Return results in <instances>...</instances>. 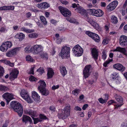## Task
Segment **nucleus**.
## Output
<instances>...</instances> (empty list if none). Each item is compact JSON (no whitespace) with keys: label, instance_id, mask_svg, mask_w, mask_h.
I'll return each mask as SVG.
<instances>
[{"label":"nucleus","instance_id":"1","mask_svg":"<svg viewBox=\"0 0 127 127\" xmlns=\"http://www.w3.org/2000/svg\"><path fill=\"white\" fill-rule=\"evenodd\" d=\"M10 105L14 111L17 112L20 117H21L23 112V109L21 104L17 102L12 101L10 103Z\"/></svg>","mask_w":127,"mask_h":127},{"label":"nucleus","instance_id":"2","mask_svg":"<svg viewBox=\"0 0 127 127\" xmlns=\"http://www.w3.org/2000/svg\"><path fill=\"white\" fill-rule=\"evenodd\" d=\"M70 48L69 46L64 45L61 49L59 55L63 59L68 58L70 57Z\"/></svg>","mask_w":127,"mask_h":127},{"label":"nucleus","instance_id":"3","mask_svg":"<svg viewBox=\"0 0 127 127\" xmlns=\"http://www.w3.org/2000/svg\"><path fill=\"white\" fill-rule=\"evenodd\" d=\"M70 106L69 104L66 105L62 113L58 114V116L60 119H65L68 117L70 115Z\"/></svg>","mask_w":127,"mask_h":127},{"label":"nucleus","instance_id":"4","mask_svg":"<svg viewBox=\"0 0 127 127\" xmlns=\"http://www.w3.org/2000/svg\"><path fill=\"white\" fill-rule=\"evenodd\" d=\"M74 55L76 56H80L82 55L83 50L79 45H75L72 49Z\"/></svg>","mask_w":127,"mask_h":127},{"label":"nucleus","instance_id":"5","mask_svg":"<svg viewBox=\"0 0 127 127\" xmlns=\"http://www.w3.org/2000/svg\"><path fill=\"white\" fill-rule=\"evenodd\" d=\"M92 68L91 65H86L83 71V77L85 79L88 77L90 75Z\"/></svg>","mask_w":127,"mask_h":127},{"label":"nucleus","instance_id":"6","mask_svg":"<svg viewBox=\"0 0 127 127\" xmlns=\"http://www.w3.org/2000/svg\"><path fill=\"white\" fill-rule=\"evenodd\" d=\"M58 8L61 13L64 17H69L71 16V12L67 9L61 6H59Z\"/></svg>","mask_w":127,"mask_h":127},{"label":"nucleus","instance_id":"7","mask_svg":"<svg viewBox=\"0 0 127 127\" xmlns=\"http://www.w3.org/2000/svg\"><path fill=\"white\" fill-rule=\"evenodd\" d=\"M12 46L11 43L9 41L3 42L0 47V50L2 52H6Z\"/></svg>","mask_w":127,"mask_h":127},{"label":"nucleus","instance_id":"8","mask_svg":"<svg viewBox=\"0 0 127 127\" xmlns=\"http://www.w3.org/2000/svg\"><path fill=\"white\" fill-rule=\"evenodd\" d=\"M21 97L29 103H31L32 100L31 99L27 91L24 89L22 90L20 93Z\"/></svg>","mask_w":127,"mask_h":127},{"label":"nucleus","instance_id":"9","mask_svg":"<svg viewBox=\"0 0 127 127\" xmlns=\"http://www.w3.org/2000/svg\"><path fill=\"white\" fill-rule=\"evenodd\" d=\"M43 47L40 45H36L32 46L30 49V51L34 54H38L42 51Z\"/></svg>","mask_w":127,"mask_h":127},{"label":"nucleus","instance_id":"10","mask_svg":"<svg viewBox=\"0 0 127 127\" xmlns=\"http://www.w3.org/2000/svg\"><path fill=\"white\" fill-rule=\"evenodd\" d=\"M14 96L12 94L8 93H6L2 95V97L5 100L8 104L11 100L14 99Z\"/></svg>","mask_w":127,"mask_h":127},{"label":"nucleus","instance_id":"11","mask_svg":"<svg viewBox=\"0 0 127 127\" xmlns=\"http://www.w3.org/2000/svg\"><path fill=\"white\" fill-rule=\"evenodd\" d=\"M115 98L116 101L120 104L115 105V108L120 107L123 104V98L120 96L117 95L115 96Z\"/></svg>","mask_w":127,"mask_h":127},{"label":"nucleus","instance_id":"12","mask_svg":"<svg viewBox=\"0 0 127 127\" xmlns=\"http://www.w3.org/2000/svg\"><path fill=\"white\" fill-rule=\"evenodd\" d=\"M119 43L122 47L127 45V36L125 35L121 36L119 39Z\"/></svg>","mask_w":127,"mask_h":127},{"label":"nucleus","instance_id":"13","mask_svg":"<svg viewBox=\"0 0 127 127\" xmlns=\"http://www.w3.org/2000/svg\"><path fill=\"white\" fill-rule=\"evenodd\" d=\"M24 112L26 114L29 115L32 118L36 117L38 115L36 111H33L31 108L26 109L24 110Z\"/></svg>","mask_w":127,"mask_h":127},{"label":"nucleus","instance_id":"14","mask_svg":"<svg viewBox=\"0 0 127 127\" xmlns=\"http://www.w3.org/2000/svg\"><path fill=\"white\" fill-rule=\"evenodd\" d=\"M118 4V2L117 1H114L110 3L107 6V9L109 11H112L116 7Z\"/></svg>","mask_w":127,"mask_h":127},{"label":"nucleus","instance_id":"15","mask_svg":"<svg viewBox=\"0 0 127 127\" xmlns=\"http://www.w3.org/2000/svg\"><path fill=\"white\" fill-rule=\"evenodd\" d=\"M87 20L92 26L94 28L97 30H99L100 29L99 25L94 21L91 18H88Z\"/></svg>","mask_w":127,"mask_h":127},{"label":"nucleus","instance_id":"16","mask_svg":"<svg viewBox=\"0 0 127 127\" xmlns=\"http://www.w3.org/2000/svg\"><path fill=\"white\" fill-rule=\"evenodd\" d=\"M18 73L19 72L17 69L13 70L10 74L9 78L11 80H14L15 78H17Z\"/></svg>","mask_w":127,"mask_h":127},{"label":"nucleus","instance_id":"17","mask_svg":"<svg viewBox=\"0 0 127 127\" xmlns=\"http://www.w3.org/2000/svg\"><path fill=\"white\" fill-rule=\"evenodd\" d=\"M113 67L118 70L123 72L125 69V68L121 64H117L113 65Z\"/></svg>","mask_w":127,"mask_h":127},{"label":"nucleus","instance_id":"18","mask_svg":"<svg viewBox=\"0 0 127 127\" xmlns=\"http://www.w3.org/2000/svg\"><path fill=\"white\" fill-rule=\"evenodd\" d=\"M113 51L114 52L118 51L122 53L126 56H127V53L125 48L117 47L116 49L113 50Z\"/></svg>","mask_w":127,"mask_h":127},{"label":"nucleus","instance_id":"19","mask_svg":"<svg viewBox=\"0 0 127 127\" xmlns=\"http://www.w3.org/2000/svg\"><path fill=\"white\" fill-rule=\"evenodd\" d=\"M36 6L39 8H47L50 7L49 4L46 2H44L40 4H37Z\"/></svg>","mask_w":127,"mask_h":127},{"label":"nucleus","instance_id":"20","mask_svg":"<svg viewBox=\"0 0 127 127\" xmlns=\"http://www.w3.org/2000/svg\"><path fill=\"white\" fill-rule=\"evenodd\" d=\"M92 54L93 58L95 60L98 57V51L95 48H93L92 51Z\"/></svg>","mask_w":127,"mask_h":127},{"label":"nucleus","instance_id":"21","mask_svg":"<svg viewBox=\"0 0 127 127\" xmlns=\"http://www.w3.org/2000/svg\"><path fill=\"white\" fill-rule=\"evenodd\" d=\"M38 85L37 88L38 90H39L43 88H45L46 84L45 82L43 80H40L38 82Z\"/></svg>","mask_w":127,"mask_h":127},{"label":"nucleus","instance_id":"22","mask_svg":"<svg viewBox=\"0 0 127 127\" xmlns=\"http://www.w3.org/2000/svg\"><path fill=\"white\" fill-rule=\"evenodd\" d=\"M14 9V6H5L0 7V10H13Z\"/></svg>","mask_w":127,"mask_h":127},{"label":"nucleus","instance_id":"23","mask_svg":"<svg viewBox=\"0 0 127 127\" xmlns=\"http://www.w3.org/2000/svg\"><path fill=\"white\" fill-rule=\"evenodd\" d=\"M32 97L35 101H38L40 99V96L35 91H32Z\"/></svg>","mask_w":127,"mask_h":127},{"label":"nucleus","instance_id":"24","mask_svg":"<svg viewBox=\"0 0 127 127\" xmlns=\"http://www.w3.org/2000/svg\"><path fill=\"white\" fill-rule=\"evenodd\" d=\"M75 11L77 12L81 15H84L86 13V11L81 6H79V7L75 9Z\"/></svg>","mask_w":127,"mask_h":127},{"label":"nucleus","instance_id":"25","mask_svg":"<svg viewBox=\"0 0 127 127\" xmlns=\"http://www.w3.org/2000/svg\"><path fill=\"white\" fill-rule=\"evenodd\" d=\"M22 121L23 122H25L26 124L28 122H29L30 123L32 122V120L29 116L26 115H24L22 117Z\"/></svg>","mask_w":127,"mask_h":127},{"label":"nucleus","instance_id":"26","mask_svg":"<svg viewBox=\"0 0 127 127\" xmlns=\"http://www.w3.org/2000/svg\"><path fill=\"white\" fill-rule=\"evenodd\" d=\"M16 38L18 39L20 41H22L25 37V35L22 33H17L15 35Z\"/></svg>","mask_w":127,"mask_h":127},{"label":"nucleus","instance_id":"27","mask_svg":"<svg viewBox=\"0 0 127 127\" xmlns=\"http://www.w3.org/2000/svg\"><path fill=\"white\" fill-rule=\"evenodd\" d=\"M38 90L39 92L43 95L47 96L49 94V91L46 89L45 87Z\"/></svg>","mask_w":127,"mask_h":127},{"label":"nucleus","instance_id":"28","mask_svg":"<svg viewBox=\"0 0 127 127\" xmlns=\"http://www.w3.org/2000/svg\"><path fill=\"white\" fill-rule=\"evenodd\" d=\"M54 74V72L51 68H49L48 70L47 76L48 78H51L52 77Z\"/></svg>","mask_w":127,"mask_h":127},{"label":"nucleus","instance_id":"29","mask_svg":"<svg viewBox=\"0 0 127 127\" xmlns=\"http://www.w3.org/2000/svg\"><path fill=\"white\" fill-rule=\"evenodd\" d=\"M0 61L11 67L13 66L14 65V63H11L9 61L6 59L0 60Z\"/></svg>","mask_w":127,"mask_h":127},{"label":"nucleus","instance_id":"30","mask_svg":"<svg viewBox=\"0 0 127 127\" xmlns=\"http://www.w3.org/2000/svg\"><path fill=\"white\" fill-rule=\"evenodd\" d=\"M60 71L63 77H64L67 73V71L65 67H61L60 68Z\"/></svg>","mask_w":127,"mask_h":127},{"label":"nucleus","instance_id":"31","mask_svg":"<svg viewBox=\"0 0 127 127\" xmlns=\"http://www.w3.org/2000/svg\"><path fill=\"white\" fill-rule=\"evenodd\" d=\"M21 48L20 47H17L11 50L14 56L16 55L19 52Z\"/></svg>","mask_w":127,"mask_h":127},{"label":"nucleus","instance_id":"32","mask_svg":"<svg viewBox=\"0 0 127 127\" xmlns=\"http://www.w3.org/2000/svg\"><path fill=\"white\" fill-rule=\"evenodd\" d=\"M104 12L101 9H97L95 16L100 17L102 16L103 15Z\"/></svg>","mask_w":127,"mask_h":127},{"label":"nucleus","instance_id":"33","mask_svg":"<svg viewBox=\"0 0 127 127\" xmlns=\"http://www.w3.org/2000/svg\"><path fill=\"white\" fill-rule=\"evenodd\" d=\"M21 31H24L27 33H30L34 32V30L26 28L24 27H22L21 29Z\"/></svg>","mask_w":127,"mask_h":127},{"label":"nucleus","instance_id":"34","mask_svg":"<svg viewBox=\"0 0 127 127\" xmlns=\"http://www.w3.org/2000/svg\"><path fill=\"white\" fill-rule=\"evenodd\" d=\"M118 76H119L118 73L117 72H113L111 75L110 78L112 80H115L116 78H117Z\"/></svg>","mask_w":127,"mask_h":127},{"label":"nucleus","instance_id":"35","mask_svg":"<svg viewBox=\"0 0 127 127\" xmlns=\"http://www.w3.org/2000/svg\"><path fill=\"white\" fill-rule=\"evenodd\" d=\"M92 38L95 41L97 42H98L100 41V38L99 36L96 34L94 33Z\"/></svg>","mask_w":127,"mask_h":127},{"label":"nucleus","instance_id":"36","mask_svg":"<svg viewBox=\"0 0 127 127\" xmlns=\"http://www.w3.org/2000/svg\"><path fill=\"white\" fill-rule=\"evenodd\" d=\"M111 21L113 23L115 24L116 23L118 22L117 18L114 15L112 16L111 18Z\"/></svg>","mask_w":127,"mask_h":127},{"label":"nucleus","instance_id":"37","mask_svg":"<svg viewBox=\"0 0 127 127\" xmlns=\"http://www.w3.org/2000/svg\"><path fill=\"white\" fill-rule=\"evenodd\" d=\"M89 10L90 11V12L91 15L95 16L97 11V9L96 10L94 9H90Z\"/></svg>","mask_w":127,"mask_h":127},{"label":"nucleus","instance_id":"38","mask_svg":"<svg viewBox=\"0 0 127 127\" xmlns=\"http://www.w3.org/2000/svg\"><path fill=\"white\" fill-rule=\"evenodd\" d=\"M80 92V90L79 89H76L72 91V94L74 95L77 96Z\"/></svg>","mask_w":127,"mask_h":127},{"label":"nucleus","instance_id":"39","mask_svg":"<svg viewBox=\"0 0 127 127\" xmlns=\"http://www.w3.org/2000/svg\"><path fill=\"white\" fill-rule=\"evenodd\" d=\"M38 36V34L36 33H33L30 34L29 36L30 38H37Z\"/></svg>","mask_w":127,"mask_h":127},{"label":"nucleus","instance_id":"40","mask_svg":"<svg viewBox=\"0 0 127 127\" xmlns=\"http://www.w3.org/2000/svg\"><path fill=\"white\" fill-rule=\"evenodd\" d=\"M41 21L43 23L44 25H46L47 24V22L44 17L43 16H41L40 17Z\"/></svg>","mask_w":127,"mask_h":127},{"label":"nucleus","instance_id":"41","mask_svg":"<svg viewBox=\"0 0 127 127\" xmlns=\"http://www.w3.org/2000/svg\"><path fill=\"white\" fill-rule=\"evenodd\" d=\"M7 31V29L5 26L0 27V32H6Z\"/></svg>","mask_w":127,"mask_h":127},{"label":"nucleus","instance_id":"42","mask_svg":"<svg viewBox=\"0 0 127 127\" xmlns=\"http://www.w3.org/2000/svg\"><path fill=\"white\" fill-rule=\"evenodd\" d=\"M6 56L8 57H11L14 56L11 50L8 51L6 54Z\"/></svg>","mask_w":127,"mask_h":127},{"label":"nucleus","instance_id":"43","mask_svg":"<svg viewBox=\"0 0 127 127\" xmlns=\"http://www.w3.org/2000/svg\"><path fill=\"white\" fill-rule=\"evenodd\" d=\"M8 90V88L6 86L0 85V91H7Z\"/></svg>","mask_w":127,"mask_h":127},{"label":"nucleus","instance_id":"44","mask_svg":"<svg viewBox=\"0 0 127 127\" xmlns=\"http://www.w3.org/2000/svg\"><path fill=\"white\" fill-rule=\"evenodd\" d=\"M32 118L34 121V124H36L38 122L41 121V120L39 118H34V117H33Z\"/></svg>","mask_w":127,"mask_h":127},{"label":"nucleus","instance_id":"45","mask_svg":"<svg viewBox=\"0 0 127 127\" xmlns=\"http://www.w3.org/2000/svg\"><path fill=\"white\" fill-rule=\"evenodd\" d=\"M26 60L27 61L30 62H32L34 61V60L32 58V57L29 56H27L26 57Z\"/></svg>","mask_w":127,"mask_h":127},{"label":"nucleus","instance_id":"46","mask_svg":"<svg viewBox=\"0 0 127 127\" xmlns=\"http://www.w3.org/2000/svg\"><path fill=\"white\" fill-rule=\"evenodd\" d=\"M66 19L68 21L71 23H74L76 22V20L72 18H67Z\"/></svg>","mask_w":127,"mask_h":127},{"label":"nucleus","instance_id":"47","mask_svg":"<svg viewBox=\"0 0 127 127\" xmlns=\"http://www.w3.org/2000/svg\"><path fill=\"white\" fill-rule=\"evenodd\" d=\"M110 41V39L109 38H106L104 39L103 42L102 43L104 45L107 44Z\"/></svg>","mask_w":127,"mask_h":127},{"label":"nucleus","instance_id":"48","mask_svg":"<svg viewBox=\"0 0 127 127\" xmlns=\"http://www.w3.org/2000/svg\"><path fill=\"white\" fill-rule=\"evenodd\" d=\"M106 52L104 50H103L102 52V59L105 60L106 58L107 55L106 54Z\"/></svg>","mask_w":127,"mask_h":127},{"label":"nucleus","instance_id":"49","mask_svg":"<svg viewBox=\"0 0 127 127\" xmlns=\"http://www.w3.org/2000/svg\"><path fill=\"white\" fill-rule=\"evenodd\" d=\"M30 46H28L25 48L24 51L25 53H28L32 52V51H30Z\"/></svg>","mask_w":127,"mask_h":127},{"label":"nucleus","instance_id":"50","mask_svg":"<svg viewBox=\"0 0 127 127\" xmlns=\"http://www.w3.org/2000/svg\"><path fill=\"white\" fill-rule=\"evenodd\" d=\"M4 73V70L3 68L0 65V77L2 76Z\"/></svg>","mask_w":127,"mask_h":127},{"label":"nucleus","instance_id":"51","mask_svg":"<svg viewBox=\"0 0 127 127\" xmlns=\"http://www.w3.org/2000/svg\"><path fill=\"white\" fill-rule=\"evenodd\" d=\"M29 80L31 81H36L37 80V79L33 76H31L29 78Z\"/></svg>","mask_w":127,"mask_h":127},{"label":"nucleus","instance_id":"52","mask_svg":"<svg viewBox=\"0 0 127 127\" xmlns=\"http://www.w3.org/2000/svg\"><path fill=\"white\" fill-rule=\"evenodd\" d=\"M117 78H116L115 80L114 81H115L117 84H119L120 83L121 81V78L119 76H118Z\"/></svg>","mask_w":127,"mask_h":127},{"label":"nucleus","instance_id":"53","mask_svg":"<svg viewBox=\"0 0 127 127\" xmlns=\"http://www.w3.org/2000/svg\"><path fill=\"white\" fill-rule=\"evenodd\" d=\"M113 61L112 59H109L106 61L103 64V66L105 67H106L107 65L110 62Z\"/></svg>","mask_w":127,"mask_h":127},{"label":"nucleus","instance_id":"54","mask_svg":"<svg viewBox=\"0 0 127 127\" xmlns=\"http://www.w3.org/2000/svg\"><path fill=\"white\" fill-rule=\"evenodd\" d=\"M94 33L90 31H87L86 32V34L92 38L93 36Z\"/></svg>","mask_w":127,"mask_h":127},{"label":"nucleus","instance_id":"55","mask_svg":"<svg viewBox=\"0 0 127 127\" xmlns=\"http://www.w3.org/2000/svg\"><path fill=\"white\" fill-rule=\"evenodd\" d=\"M98 100L100 103L102 104H103L104 103H106L107 101L106 100H105V99H103L102 98H99Z\"/></svg>","mask_w":127,"mask_h":127},{"label":"nucleus","instance_id":"56","mask_svg":"<svg viewBox=\"0 0 127 127\" xmlns=\"http://www.w3.org/2000/svg\"><path fill=\"white\" fill-rule=\"evenodd\" d=\"M35 65H33L32 66L31 70L29 72L30 74H34L33 70L35 68Z\"/></svg>","mask_w":127,"mask_h":127},{"label":"nucleus","instance_id":"57","mask_svg":"<svg viewBox=\"0 0 127 127\" xmlns=\"http://www.w3.org/2000/svg\"><path fill=\"white\" fill-rule=\"evenodd\" d=\"M42 57L43 58L47 59L48 58V56L46 53H43L41 55Z\"/></svg>","mask_w":127,"mask_h":127},{"label":"nucleus","instance_id":"58","mask_svg":"<svg viewBox=\"0 0 127 127\" xmlns=\"http://www.w3.org/2000/svg\"><path fill=\"white\" fill-rule=\"evenodd\" d=\"M36 71L38 72L40 74H42L44 72V70L43 68L41 67L39 68Z\"/></svg>","mask_w":127,"mask_h":127},{"label":"nucleus","instance_id":"59","mask_svg":"<svg viewBox=\"0 0 127 127\" xmlns=\"http://www.w3.org/2000/svg\"><path fill=\"white\" fill-rule=\"evenodd\" d=\"M121 127H127V121L123 122L121 124Z\"/></svg>","mask_w":127,"mask_h":127},{"label":"nucleus","instance_id":"60","mask_svg":"<svg viewBox=\"0 0 127 127\" xmlns=\"http://www.w3.org/2000/svg\"><path fill=\"white\" fill-rule=\"evenodd\" d=\"M98 77V75L97 73H93L94 79H95V80H96Z\"/></svg>","mask_w":127,"mask_h":127},{"label":"nucleus","instance_id":"61","mask_svg":"<svg viewBox=\"0 0 127 127\" xmlns=\"http://www.w3.org/2000/svg\"><path fill=\"white\" fill-rule=\"evenodd\" d=\"M116 102L114 100H111L108 102V106H109L111 105L113 103H116Z\"/></svg>","mask_w":127,"mask_h":127},{"label":"nucleus","instance_id":"62","mask_svg":"<svg viewBox=\"0 0 127 127\" xmlns=\"http://www.w3.org/2000/svg\"><path fill=\"white\" fill-rule=\"evenodd\" d=\"M79 5L78 4H76L75 3L72 4V7L73 8H77L79 7Z\"/></svg>","mask_w":127,"mask_h":127},{"label":"nucleus","instance_id":"63","mask_svg":"<svg viewBox=\"0 0 127 127\" xmlns=\"http://www.w3.org/2000/svg\"><path fill=\"white\" fill-rule=\"evenodd\" d=\"M59 87V86L58 85H54L52 87V90H55L58 89Z\"/></svg>","mask_w":127,"mask_h":127},{"label":"nucleus","instance_id":"64","mask_svg":"<svg viewBox=\"0 0 127 127\" xmlns=\"http://www.w3.org/2000/svg\"><path fill=\"white\" fill-rule=\"evenodd\" d=\"M87 7L89 8H91L93 7H95V6L92 3H88L87 5Z\"/></svg>","mask_w":127,"mask_h":127}]
</instances>
